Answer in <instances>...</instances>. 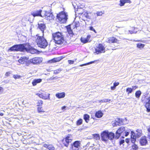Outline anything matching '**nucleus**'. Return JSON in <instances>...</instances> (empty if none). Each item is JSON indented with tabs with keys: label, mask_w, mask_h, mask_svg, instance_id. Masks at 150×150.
Listing matches in <instances>:
<instances>
[{
	"label": "nucleus",
	"mask_w": 150,
	"mask_h": 150,
	"mask_svg": "<svg viewBox=\"0 0 150 150\" xmlns=\"http://www.w3.org/2000/svg\"><path fill=\"white\" fill-rule=\"evenodd\" d=\"M67 31L68 33L70 36H72L73 35V33L72 30L71 29L69 26H68L67 27Z\"/></svg>",
	"instance_id": "nucleus-25"
},
{
	"label": "nucleus",
	"mask_w": 150,
	"mask_h": 150,
	"mask_svg": "<svg viewBox=\"0 0 150 150\" xmlns=\"http://www.w3.org/2000/svg\"><path fill=\"white\" fill-rule=\"evenodd\" d=\"M140 143L142 146L146 145L147 143V141L145 137H142L140 140Z\"/></svg>",
	"instance_id": "nucleus-18"
},
{
	"label": "nucleus",
	"mask_w": 150,
	"mask_h": 150,
	"mask_svg": "<svg viewBox=\"0 0 150 150\" xmlns=\"http://www.w3.org/2000/svg\"><path fill=\"white\" fill-rule=\"evenodd\" d=\"M26 57H22L18 60V62L22 64H25L26 65L28 66L29 65V60Z\"/></svg>",
	"instance_id": "nucleus-10"
},
{
	"label": "nucleus",
	"mask_w": 150,
	"mask_h": 150,
	"mask_svg": "<svg viewBox=\"0 0 150 150\" xmlns=\"http://www.w3.org/2000/svg\"><path fill=\"white\" fill-rule=\"evenodd\" d=\"M99 145L96 146L94 147L93 149H94L95 150H98L99 149Z\"/></svg>",
	"instance_id": "nucleus-45"
},
{
	"label": "nucleus",
	"mask_w": 150,
	"mask_h": 150,
	"mask_svg": "<svg viewBox=\"0 0 150 150\" xmlns=\"http://www.w3.org/2000/svg\"><path fill=\"white\" fill-rule=\"evenodd\" d=\"M24 46V52L26 51L28 52H29L33 54L37 52V50L32 47L29 44H25Z\"/></svg>",
	"instance_id": "nucleus-7"
},
{
	"label": "nucleus",
	"mask_w": 150,
	"mask_h": 150,
	"mask_svg": "<svg viewBox=\"0 0 150 150\" xmlns=\"http://www.w3.org/2000/svg\"><path fill=\"white\" fill-rule=\"evenodd\" d=\"M145 45L141 43H138L137 44V47L139 49H142L144 46Z\"/></svg>",
	"instance_id": "nucleus-28"
},
{
	"label": "nucleus",
	"mask_w": 150,
	"mask_h": 150,
	"mask_svg": "<svg viewBox=\"0 0 150 150\" xmlns=\"http://www.w3.org/2000/svg\"><path fill=\"white\" fill-rule=\"evenodd\" d=\"M11 74V73L10 72H6L5 74V75L6 77H8L9 76L10 74Z\"/></svg>",
	"instance_id": "nucleus-51"
},
{
	"label": "nucleus",
	"mask_w": 150,
	"mask_h": 150,
	"mask_svg": "<svg viewBox=\"0 0 150 150\" xmlns=\"http://www.w3.org/2000/svg\"><path fill=\"white\" fill-rule=\"evenodd\" d=\"M65 96V93L64 92L57 93L56 94V96L58 98H64Z\"/></svg>",
	"instance_id": "nucleus-23"
},
{
	"label": "nucleus",
	"mask_w": 150,
	"mask_h": 150,
	"mask_svg": "<svg viewBox=\"0 0 150 150\" xmlns=\"http://www.w3.org/2000/svg\"><path fill=\"white\" fill-rule=\"evenodd\" d=\"M115 87L114 85H113V86H112L111 87V89L112 90H114L115 89Z\"/></svg>",
	"instance_id": "nucleus-57"
},
{
	"label": "nucleus",
	"mask_w": 150,
	"mask_h": 150,
	"mask_svg": "<svg viewBox=\"0 0 150 150\" xmlns=\"http://www.w3.org/2000/svg\"><path fill=\"white\" fill-rule=\"evenodd\" d=\"M42 61V57H36L33 58L29 60V64L31 63L34 65H37L40 64Z\"/></svg>",
	"instance_id": "nucleus-9"
},
{
	"label": "nucleus",
	"mask_w": 150,
	"mask_h": 150,
	"mask_svg": "<svg viewBox=\"0 0 150 150\" xmlns=\"http://www.w3.org/2000/svg\"><path fill=\"white\" fill-rule=\"evenodd\" d=\"M91 37V36L90 35H89L87 36V37L86 38V39H87V40H88V41L90 38Z\"/></svg>",
	"instance_id": "nucleus-56"
},
{
	"label": "nucleus",
	"mask_w": 150,
	"mask_h": 150,
	"mask_svg": "<svg viewBox=\"0 0 150 150\" xmlns=\"http://www.w3.org/2000/svg\"><path fill=\"white\" fill-rule=\"evenodd\" d=\"M81 143L79 141H76L72 144L71 148L73 150H80Z\"/></svg>",
	"instance_id": "nucleus-12"
},
{
	"label": "nucleus",
	"mask_w": 150,
	"mask_h": 150,
	"mask_svg": "<svg viewBox=\"0 0 150 150\" xmlns=\"http://www.w3.org/2000/svg\"><path fill=\"white\" fill-rule=\"evenodd\" d=\"M36 42L38 46L41 48L45 49L48 45L46 40L43 37L37 36Z\"/></svg>",
	"instance_id": "nucleus-3"
},
{
	"label": "nucleus",
	"mask_w": 150,
	"mask_h": 150,
	"mask_svg": "<svg viewBox=\"0 0 150 150\" xmlns=\"http://www.w3.org/2000/svg\"><path fill=\"white\" fill-rule=\"evenodd\" d=\"M104 11H97L96 14H97V16H102V14L104 13Z\"/></svg>",
	"instance_id": "nucleus-33"
},
{
	"label": "nucleus",
	"mask_w": 150,
	"mask_h": 150,
	"mask_svg": "<svg viewBox=\"0 0 150 150\" xmlns=\"http://www.w3.org/2000/svg\"><path fill=\"white\" fill-rule=\"evenodd\" d=\"M3 115L4 113L1 112H0V115H1V116H3Z\"/></svg>",
	"instance_id": "nucleus-64"
},
{
	"label": "nucleus",
	"mask_w": 150,
	"mask_h": 150,
	"mask_svg": "<svg viewBox=\"0 0 150 150\" xmlns=\"http://www.w3.org/2000/svg\"><path fill=\"white\" fill-rule=\"evenodd\" d=\"M142 135V131L139 129H137L135 133L136 137L137 138L140 137Z\"/></svg>",
	"instance_id": "nucleus-24"
},
{
	"label": "nucleus",
	"mask_w": 150,
	"mask_h": 150,
	"mask_svg": "<svg viewBox=\"0 0 150 150\" xmlns=\"http://www.w3.org/2000/svg\"><path fill=\"white\" fill-rule=\"evenodd\" d=\"M89 118L90 116L87 114H85L84 115L83 119L87 123L88 122L89 120Z\"/></svg>",
	"instance_id": "nucleus-26"
},
{
	"label": "nucleus",
	"mask_w": 150,
	"mask_h": 150,
	"mask_svg": "<svg viewBox=\"0 0 150 150\" xmlns=\"http://www.w3.org/2000/svg\"><path fill=\"white\" fill-rule=\"evenodd\" d=\"M147 100H148V101L146 103H150V97L148 98Z\"/></svg>",
	"instance_id": "nucleus-60"
},
{
	"label": "nucleus",
	"mask_w": 150,
	"mask_h": 150,
	"mask_svg": "<svg viewBox=\"0 0 150 150\" xmlns=\"http://www.w3.org/2000/svg\"><path fill=\"white\" fill-rule=\"evenodd\" d=\"M131 141L132 142L133 144H134L136 141L135 138L134 137L132 138V137L131 138Z\"/></svg>",
	"instance_id": "nucleus-43"
},
{
	"label": "nucleus",
	"mask_w": 150,
	"mask_h": 150,
	"mask_svg": "<svg viewBox=\"0 0 150 150\" xmlns=\"http://www.w3.org/2000/svg\"><path fill=\"white\" fill-rule=\"evenodd\" d=\"M105 48L104 46L101 44H99L95 48V51L94 53L96 54L104 53L105 52Z\"/></svg>",
	"instance_id": "nucleus-8"
},
{
	"label": "nucleus",
	"mask_w": 150,
	"mask_h": 150,
	"mask_svg": "<svg viewBox=\"0 0 150 150\" xmlns=\"http://www.w3.org/2000/svg\"><path fill=\"white\" fill-rule=\"evenodd\" d=\"M141 94V92L140 91H137L135 93V96L137 98H139L140 97Z\"/></svg>",
	"instance_id": "nucleus-29"
},
{
	"label": "nucleus",
	"mask_w": 150,
	"mask_h": 150,
	"mask_svg": "<svg viewBox=\"0 0 150 150\" xmlns=\"http://www.w3.org/2000/svg\"><path fill=\"white\" fill-rule=\"evenodd\" d=\"M61 60V59L59 57H58L56 58H54L52 59L51 61V62H59Z\"/></svg>",
	"instance_id": "nucleus-27"
},
{
	"label": "nucleus",
	"mask_w": 150,
	"mask_h": 150,
	"mask_svg": "<svg viewBox=\"0 0 150 150\" xmlns=\"http://www.w3.org/2000/svg\"><path fill=\"white\" fill-rule=\"evenodd\" d=\"M138 88V86H132V89H133V90H134L136 89L137 88Z\"/></svg>",
	"instance_id": "nucleus-55"
},
{
	"label": "nucleus",
	"mask_w": 150,
	"mask_h": 150,
	"mask_svg": "<svg viewBox=\"0 0 150 150\" xmlns=\"http://www.w3.org/2000/svg\"><path fill=\"white\" fill-rule=\"evenodd\" d=\"M25 44L16 45L11 47L9 49L8 51H21L24 52Z\"/></svg>",
	"instance_id": "nucleus-6"
},
{
	"label": "nucleus",
	"mask_w": 150,
	"mask_h": 150,
	"mask_svg": "<svg viewBox=\"0 0 150 150\" xmlns=\"http://www.w3.org/2000/svg\"><path fill=\"white\" fill-rule=\"evenodd\" d=\"M130 131L129 129H126L125 127H121L117 131L115 138L118 139L120 136L124 138V136L126 137L128 135Z\"/></svg>",
	"instance_id": "nucleus-2"
},
{
	"label": "nucleus",
	"mask_w": 150,
	"mask_h": 150,
	"mask_svg": "<svg viewBox=\"0 0 150 150\" xmlns=\"http://www.w3.org/2000/svg\"><path fill=\"white\" fill-rule=\"evenodd\" d=\"M81 41L82 42L84 43H86L88 41L86 38H81Z\"/></svg>",
	"instance_id": "nucleus-31"
},
{
	"label": "nucleus",
	"mask_w": 150,
	"mask_h": 150,
	"mask_svg": "<svg viewBox=\"0 0 150 150\" xmlns=\"http://www.w3.org/2000/svg\"><path fill=\"white\" fill-rule=\"evenodd\" d=\"M93 148L92 146H90L88 149H86L84 150H93Z\"/></svg>",
	"instance_id": "nucleus-53"
},
{
	"label": "nucleus",
	"mask_w": 150,
	"mask_h": 150,
	"mask_svg": "<svg viewBox=\"0 0 150 150\" xmlns=\"http://www.w3.org/2000/svg\"><path fill=\"white\" fill-rule=\"evenodd\" d=\"M68 62L69 64H74V61L71 60H68Z\"/></svg>",
	"instance_id": "nucleus-48"
},
{
	"label": "nucleus",
	"mask_w": 150,
	"mask_h": 150,
	"mask_svg": "<svg viewBox=\"0 0 150 150\" xmlns=\"http://www.w3.org/2000/svg\"><path fill=\"white\" fill-rule=\"evenodd\" d=\"M93 137L96 139H99V135L98 134H95L93 135Z\"/></svg>",
	"instance_id": "nucleus-39"
},
{
	"label": "nucleus",
	"mask_w": 150,
	"mask_h": 150,
	"mask_svg": "<svg viewBox=\"0 0 150 150\" xmlns=\"http://www.w3.org/2000/svg\"><path fill=\"white\" fill-rule=\"evenodd\" d=\"M132 148L133 149L135 150H137L138 149L137 146L135 144H134L132 146Z\"/></svg>",
	"instance_id": "nucleus-38"
},
{
	"label": "nucleus",
	"mask_w": 150,
	"mask_h": 150,
	"mask_svg": "<svg viewBox=\"0 0 150 150\" xmlns=\"http://www.w3.org/2000/svg\"><path fill=\"white\" fill-rule=\"evenodd\" d=\"M83 122V120L81 119H80L76 122V125L78 126L81 125Z\"/></svg>",
	"instance_id": "nucleus-32"
},
{
	"label": "nucleus",
	"mask_w": 150,
	"mask_h": 150,
	"mask_svg": "<svg viewBox=\"0 0 150 150\" xmlns=\"http://www.w3.org/2000/svg\"><path fill=\"white\" fill-rule=\"evenodd\" d=\"M126 142L127 143H129V139H126L125 140Z\"/></svg>",
	"instance_id": "nucleus-62"
},
{
	"label": "nucleus",
	"mask_w": 150,
	"mask_h": 150,
	"mask_svg": "<svg viewBox=\"0 0 150 150\" xmlns=\"http://www.w3.org/2000/svg\"><path fill=\"white\" fill-rule=\"evenodd\" d=\"M145 106L147 109V111L148 112H149L150 111V103H146Z\"/></svg>",
	"instance_id": "nucleus-30"
},
{
	"label": "nucleus",
	"mask_w": 150,
	"mask_h": 150,
	"mask_svg": "<svg viewBox=\"0 0 150 150\" xmlns=\"http://www.w3.org/2000/svg\"><path fill=\"white\" fill-rule=\"evenodd\" d=\"M13 77L15 79H20L21 77V76L18 75H13Z\"/></svg>",
	"instance_id": "nucleus-37"
},
{
	"label": "nucleus",
	"mask_w": 150,
	"mask_h": 150,
	"mask_svg": "<svg viewBox=\"0 0 150 150\" xmlns=\"http://www.w3.org/2000/svg\"><path fill=\"white\" fill-rule=\"evenodd\" d=\"M118 40L115 38L112 37L108 38L107 41L109 43H117L118 42Z\"/></svg>",
	"instance_id": "nucleus-16"
},
{
	"label": "nucleus",
	"mask_w": 150,
	"mask_h": 150,
	"mask_svg": "<svg viewBox=\"0 0 150 150\" xmlns=\"http://www.w3.org/2000/svg\"><path fill=\"white\" fill-rule=\"evenodd\" d=\"M89 29L93 31H94L95 33H96V30H95V29L93 28V27L92 26H91L89 27Z\"/></svg>",
	"instance_id": "nucleus-44"
},
{
	"label": "nucleus",
	"mask_w": 150,
	"mask_h": 150,
	"mask_svg": "<svg viewBox=\"0 0 150 150\" xmlns=\"http://www.w3.org/2000/svg\"><path fill=\"white\" fill-rule=\"evenodd\" d=\"M60 71V70L59 69H57L56 70H55L54 71V74H58L59 73Z\"/></svg>",
	"instance_id": "nucleus-46"
},
{
	"label": "nucleus",
	"mask_w": 150,
	"mask_h": 150,
	"mask_svg": "<svg viewBox=\"0 0 150 150\" xmlns=\"http://www.w3.org/2000/svg\"><path fill=\"white\" fill-rule=\"evenodd\" d=\"M42 93H37L36 94V95H38V96L40 98V96H41V94H42Z\"/></svg>",
	"instance_id": "nucleus-58"
},
{
	"label": "nucleus",
	"mask_w": 150,
	"mask_h": 150,
	"mask_svg": "<svg viewBox=\"0 0 150 150\" xmlns=\"http://www.w3.org/2000/svg\"><path fill=\"white\" fill-rule=\"evenodd\" d=\"M42 12V10L35 11L31 12V14L34 17L39 16L42 17L41 14Z\"/></svg>",
	"instance_id": "nucleus-14"
},
{
	"label": "nucleus",
	"mask_w": 150,
	"mask_h": 150,
	"mask_svg": "<svg viewBox=\"0 0 150 150\" xmlns=\"http://www.w3.org/2000/svg\"><path fill=\"white\" fill-rule=\"evenodd\" d=\"M125 142V141L124 140H121L120 141V143L121 144H122L123 143H124Z\"/></svg>",
	"instance_id": "nucleus-59"
},
{
	"label": "nucleus",
	"mask_w": 150,
	"mask_h": 150,
	"mask_svg": "<svg viewBox=\"0 0 150 150\" xmlns=\"http://www.w3.org/2000/svg\"><path fill=\"white\" fill-rule=\"evenodd\" d=\"M50 95V94L48 93L47 95H46L45 93H42L41 94V96H40V98L44 99L45 100L49 99Z\"/></svg>",
	"instance_id": "nucleus-22"
},
{
	"label": "nucleus",
	"mask_w": 150,
	"mask_h": 150,
	"mask_svg": "<svg viewBox=\"0 0 150 150\" xmlns=\"http://www.w3.org/2000/svg\"><path fill=\"white\" fill-rule=\"evenodd\" d=\"M72 139V137L71 135H68L65 139L63 140L62 142L64 145L68 147L69 144L71 142Z\"/></svg>",
	"instance_id": "nucleus-11"
},
{
	"label": "nucleus",
	"mask_w": 150,
	"mask_h": 150,
	"mask_svg": "<svg viewBox=\"0 0 150 150\" xmlns=\"http://www.w3.org/2000/svg\"><path fill=\"white\" fill-rule=\"evenodd\" d=\"M101 136L103 141L107 142L108 139L112 140L115 137V134L112 132L109 133L108 132L104 131L101 133Z\"/></svg>",
	"instance_id": "nucleus-4"
},
{
	"label": "nucleus",
	"mask_w": 150,
	"mask_h": 150,
	"mask_svg": "<svg viewBox=\"0 0 150 150\" xmlns=\"http://www.w3.org/2000/svg\"><path fill=\"white\" fill-rule=\"evenodd\" d=\"M131 1L130 0H120L119 5L120 6H122L125 5V4L126 3H129L130 4Z\"/></svg>",
	"instance_id": "nucleus-19"
},
{
	"label": "nucleus",
	"mask_w": 150,
	"mask_h": 150,
	"mask_svg": "<svg viewBox=\"0 0 150 150\" xmlns=\"http://www.w3.org/2000/svg\"><path fill=\"white\" fill-rule=\"evenodd\" d=\"M45 18L49 21L53 20L54 18L52 13H50L47 11H45Z\"/></svg>",
	"instance_id": "nucleus-13"
},
{
	"label": "nucleus",
	"mask_w": 150,
	"mask_h": 150,
	"mask_svg": "<svg viewBox=\"0 0 150 150\" xmlns=\"http://www.w3.org/2000/svg\"><path fill=\"white\" fill-rule=\"evenodd\" d=\"M37 110L39 112H44L45 111H44L42 109V107H38L37 108Z\"/></svg>",
	"instance_id": "nucleus-36"
},
{
	"label": "nucleus",
	"mask_w": 150,
	"mask_h": 150,
	"mask_svg": "<svg viewBox=\"0 0 150 150\" xmlns=\"http://www.w3.org/2000/svg\"><path fill=\"white\" fill-rule=\"evenodd\" d=\"M119 84V82H114V84H113V85H114V86H115V87H116V86H117Z\"/></svg>",
	"instance_id": "nucleus-52"
},
{
	"label": "nucleus",
	"mask_w": 150,
	"mask_h": 150,
	"mask_svg": "<svg viewBox=\"0 0 150 150\" xmlns=\"http://www.w3.org/2000/svg\"><path fill=\"white\" fill-rule=\"evenodd\" d=\"M52 39L56 44H61L64 41V36L63 33L57 32L52 33Z\"/></svg>",
	"instance_id": "nucleus-1"
},
{
	"label": "nucleus",
	"mask_w": 150,
	"mask_h": 150,
	"mask_svg": "<svg viewBox=\"0 0 150 150\" xmlns=\"http://www.w3.org/2000/svg\"><path fill=\"white\" fill-rule=\"evenodd\" d=\"M43 102L42 100H39L38 101V106H41Z\"/></svg>",
	"instance_id": "nucleus-41"
},
{
	"label": "nucleus",
	"mask_w": 150,
	"mask_h": 150,
	"mask_svg": "<svg viewBox=\"0 0 150 150\" xmlns=\"http://www.w3.org/2000/svg\"><path fill=\"white\" fill-rule=\"evenodd\" d=\"M66 107L65 106H64L62 108V110H64L66 108Z\"/></svg>",
	"instance_id": "nucleus-63"
},
{
	"label": "nucleus",
	"mask_w": 150,
	"mask_h": 150,
	"mask_svg": "<svg viewBox=\"0 0 150 150\" xmlns=\"http://www.w3.org/2000/svg\"><path fill=\"white\" fill-rule=\"evenodd\" d=\"M129 32L131 34H132L133 33H137V31H135L134 30L131 31V30H129Z\"/></svg>",
	"instance_id": "nucleus-49"
},
{
	"label": "nucleus",
	"mask_w": 150,
	"mask_h": 150,
	"mask_svg": "<svg viewBox=\"0 0 150 150\" xmlns=\"http://www.w3.org/2000/svg\"><path fill=\"white\" fill-rule=\"evenodd\" d=\"M95 62V61L91 62H89L87 63L86 64H84L81 65H80V67H83V66H86V65H89V64H92V63H94V62Z\"/></svg>",
	"instance_id": "nucleus-35"
},
{
	"label": "nucleus",
	"mask_w": 150,
	"mask_h": 150,
	"mask_svg": "<svg viewBox=\"0 0 150 150\" xmlns=\"http://www.w3.org/2000/svg\"><path fill=\"white\" fill-rule=\"evenodd\" d=\"M42 81V79H34L32 82L33 85L34 86H36L38 83H40Z\"/></svg>",
	"instance_id": "nucleus-20"
},
{
	"label": "nucleus",
	"mask_w": 150,
	"mask_h": 150,
	"mask_svg": "<svg viewBox=\"0 0 150 150\" xmlns=\"http://www.w3.org/2000/svg\"><path fill=\"white\" fill-rule=\"evenodd\" d=\"M41 21H40L38 23V27L41 30L42 33H43V35L44 30L45 29L46 26L45 24L43 23H41Z\"/></svg>",
	"instance_id": "nucleus-15"
},
{
	"label": "nucleus",
	"mask_w": 150,
	"mask_h": 150,
	"mask_svg": "<svg viewBox=\"0 0 150 150\" xmlns=\"http://www.w3.org/2000/svg\"><path fill=\"white\" fill-rule=\"evenodd\" d=\"M147 130L148 132V136L150 137V127L147 128Z\"/></svg>",
	"instance_id": "nucleus-47"
},
{
	"label": "nucleus",
	"mask_w": 150,
	"mask_h": 150,
	"mask_svg": "<svg viewBox=\"0 0 150 150\" xmlns=\"http://www.w3.org/2000/svg\"><path fill=\"white\" fill-rule=\"evenodd\" d=\"M68 16L67 13L62 11L57 14V18L60 23H64L66 22Z\"/></svg>",
	"instance_id": "nucleus-5"
},
{
	"label": "nucleus",
	"mask_w": 150,
	"mask_h": 150,
	"mask_svg": "<svg viewBox=\"0 0 150 150\" xmlns=\"http://www.w3.org/2000/svg\"><path fill=\"white\" fill-rule=\"evenodd\" d=\"M60 57V58L61 59H61L64 58V56H62L60 57Z\"/></svg>",
	"instance_id": "nucleus-61"
},
{
	"label": "nucleus",
	"mask_w": 150,
	"mask_h": 150,
	"mask_svg": "<svg viewBox=\"0 0 150 150\" xmlns=\"http://www.w3.org/2000/svg\"><path fill=\"white\" fill-rule=\"evenodd\" d=\"M133 89L131 88H128L126 89V91L128 93V94H129L130 93H131Z\"/></svg>",
	"instance_id": "nucleus-34"
},
{
	"label": "nucleus",
	"mask_w": 150,
	"mask_h": 150,
	"mask_svg": "<svg viewBox=\"0 0 150 150\" xmlns=\"http://www.w3.org/2000/svg\"><path fill=\"white\" fill-rule=\"evenodd\" d=\"M103 115V113L100 110L97 111L95 114V116L98 118H101Z\"/></svg>",
	"instance_id": "nucleus-21"
},
{
	"label": "nucleus",
	"mask_w": 150,
	"mask_h": 150,
	"mask_svg": "<svg viewBox=\"0 0 150 150\" xmlns=\"http://www.w3.org/2000/svg\"><path fill=\"white\" fill-rule=\"evenodd\" d=\"M86 18H88L89 19H92V18L90 16L88 15V13H87L86 14Z\"/></svg>",
	"instance_id": "nucleus-50"
},
{
	"label": "nucleus",
	"mask_w": 150,
	"mask_h": 150,
	"mask_svg": "<svg viewBox=\"0 0 150 150\" xmlns=\"http://www.w3.org/2000/svg\"><path fill=\"white\" fill-rule=\"evenodd\" d=\"M117 122L119 123H120L121 122H123V121H122V120L120 118H118V119H117Z\"/></svg>",
	"instance_id": "nucleus-54"
},
{
	"label": "nucleus",
	"mask_w": 150,
	"mask_h": 150,
	"mask_svg": "<svg viewBox=\"0 0 150 150\" xmlns=\"http://www.w3.org/2000/svg\"><path fill=\"white\" fill-rule=\"evenodd\" d=\"M110 101V100L108 99H105L101 100V101H100V102H107Z\"/></svg>",
	"instance_id": "nucleus-42"
},
{
	"label": "nucleus",
	"mask_w": 150,
	"mask_h": 150,
	"mask_svg": "<svg viewBox=\"0 0 150 150\" xmlns=\"http://www.w3.org/2000/svg\"><path fill=\"white\" fill-rule=\"evenodd\" d=\"M74 25L76 28L78 27L79 25V22H75L74 23Z\"/></svg>",
	"instance_id": "nucleus-40"
},
{
	"label": "nucleus",
	"mask_w": 150,
	"mask_h": 150,
	"mask_svg": "<svg viewBox=\"0 0 150 150\" xmlns=\"http://www.w3.org/2000/svg\"><path fill=\"white\" fill-rule=\"evenodd\" d=\"M43 146L48 149L49 150H54L55 149L54 147L52 145L48 144H44Z\"/></svg>",
	"instance_id": "nucleus-17"
}]
</instances>
